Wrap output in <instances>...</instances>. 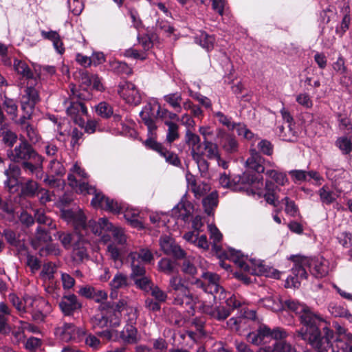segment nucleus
Instances as JSON below:
<instances>
[{
	"mask_svg": "<svg viewBox=\"0 0 352 352\" xmlns=\"http://www.w3.org/2000/svg\"><path fill=\"white\" fill-rule=\"evenodd\" d=\"M334 328L338 337L334 341V346L331 343L330 347H333V352H336L334 347L337 348V352H352V333L338 322L334 323Z\"/></svg>",
	"mask_w": 352,
	"mask_h": 352,
	"instance_id": "dca6fc26",
	"label": "nucleus"
},
{
	"mask_svg": "<svg viewBox=\"0 0 352 352\" xmlns=\"http://www.w3.org/2000/svg\"><path fill=\"white\" fill-rule=\"evenodd\" d=\"M72 223L79 236L87 235L91 232L94 235L100 236L103 243L110 242L113 238V241L108 245L107 250L114 262L115 267L118 269L122 265L124 255L126 252L124 244L126 241V237L122 229L114 227L104 217L100 218L98 221L89 220L87 222L85 214L80 210H78L76 217Z\"/></svg>",
	"mask_w": 352,
	"mask_h": 352,
	"instance_id": "f03ea898",
	"label": "nucleus"
},
{
	"mask_svg": "<svg viewBox=\"0 0 352 352\" xmlns=\"http://www.w3.org/2000/svg\"><path fill=\"white\" fill-rule=\"evenodd\" d=\"M336 145L340 148L342 154H349L352 150V137H340L336 141Z\"/></svg>",
	"mask_w": 352,
	"mask_h": 352,
	"instance_id": "13d9d810",
	"label": "nucleus"
},
{
	"mask_svg": "<svg viewBox=\"0 0 352 352\" xmlns=\"http://www.w3.org/2000/svg\"><path fill=\"white\" fill-rule=\"evenodd\" d=\"M57 270V266L52 262H48L43 265L40 276L45 281H52L54 278V274Z\"/></svg>",
	"mask_w": 352,
	"mask_h": 352,
	"instance_id": "c03bdc74",
	"label": "nucleus"
},
{
	"mask_svg": "<svg viewBox=\"0 0 352 352\" xmlns=\"http://www.w3.org/2000/svg\"><path fill=\"white\" fill-rule=\"evenodd\" d=\"M185 142L191 148V154L199 153L200 149L201 139L200 137L192 132L190 129H187L185 134Z\"/></svg>",
	"mask_w": 352,
	"mask_h": 352,
	"instance_id": "c9c22d12",
	"label": "nucleus"
},
{
	"mask_svg": "<svg viewBox=\"0 0 352 352\" xmlns=\"http://www.w3.org/2000/svg\"><path fill=\"white\" fill-rule=\"evenodd\" d=\"M192 159L197 164L199 172L201 175H205L208 170L209 164L204 157L202 152L194 153L192 155Z\"/></svg>",
	"mask_w": 352,
	"mask_h": 352,
	"instance_id": "864d4df0",
	"label": "nucleus"
},
{
	"mask_svg": "<svg viewBox=\"0 0 352 352\" xmlns=\"http://www.w3.org/2000/svg\"><path fill=\"white\" fill-rule=\"evenodd\" d=\"M267 176L272 179L278 185L285 186L288 183V179L285 173L279 172L276 170H267L265 172Z\"/></svg>",
	"mask_w": 352,
	"mask_h": 352,
	"instance_id": "e2e57ef3",
	"label": "nucleus"
},
{
	"mask_svg": "<svg viewBox=\"0 0 352 352\" xmlns=\"http://www.w3.org/2000/svg\"><path fill=\"white\" fill-rule=\"evenodd\" d=\"M80 193L94 195L91 203L94 208H100L102 210L113 212L119 213L121 206L113 199L106 197L101 192L98 191L95 186L89 184L82 183L80 186Z\"/></svg>",
	"mask_w": 352,
	"mask_h": 352,
	"instance_id": "9b49d317",
	"label": "nucleus"
},
{
	"mask_svg": "<svg viewBox=\"0 0 352 352\" xmlns=\"http://www.w3.org/2000/svg\"><path fill=\"white\" fill-rule=\"evenodd\" d=\"M51 239L50 232L42 226H39L36 228L34 237L32 239V245L36 249L42 243L50 241Z\"/></svg>",
	"mask_w": 352,
	"mask_h": 352,
	"instance_id": "72a5a7b5",
	"label": "nucleus"
},
{
	"mask_svg": "<svg viewBox=\"0 0 352 352\" xmlns=\"http://www.w3.org/2000/svg\"><path fill=\"white\" fill-rule=\"evenodd\" d=\"M226 257L234 263L244 272L257 276H269L267 267L263 264L262 261L255 258H249L241 251L229 248L226 253Z\"/></svg>",
	"mask_w": 352,
	"mask_h": 352,
	"instance_id": "423d86ee",
	"label": "nucleus"
},
{
	"mask_svg": "<svg viewBox=\"0 0 352 352\" xmlns=\"http://www.w3.org/2000/svg\"><path fill=\"white\" fill-rule=\"evenodd\" d=\"M258 177L251 176L247 173H243L242 175H238L233 177L232 179L226 173L221 174L219 178V184L226 188H229L233 191L242 192L245 191L248 194L250 192H253L250 188V184Z\"/></svg>",
	"mask_w": 352,
	"mask_h": 352,
	"instance_id": "f8f14e48",
	"label": "nucleus"
},
{
	"mask_svg": "<svg viewBox=\"0 0 352 352\" xmlns=\"http://www.w3.org/2000/svg\"><path fill=\"white\" fill-rule=\"evenodd\" d=\"M264 162L265 159L257 151L256 148L251 147L250 149V157L247 159L245 162L247 170L245 171L244 173L248 172L250 177L255 176L258 177V179L252 182L250 184V186L252 185H255L256 186L263 185V177L261 175V173H263L265 170L263 166Z\"/></svg>",
	"mask_w": 352,
	"mask_h": 352,
	"instance_id": "ddd939ff",
	"label": "nucleus"
},
{
	"mask_svg": "<svg viewBox=\"0 0 352 352\" xmlns=\"http://www.w3.org/2000/svg\"><path fill=\"white\" fill-rule=\"evenodd\" d=\"M3 236L7 242L16 248H21L24 244L20 239V236L16 234L15 232L12 230H5L3 232Z\"/></svg>",
	"mask_w": 352,
	"mask_h": 352,
	"instance_id": "09e8293b",
	"label": "nucleus"
},
{
	"mask_svg": "<svg viewBox=\"0 0 352 352\" xmlns=\"http://www.w3.org/2000/svg\"><path fill=\"white\" fill-rule=\"evenodd\" d=\"M23 133H25L28 138V141L31 144H35L39 142L41 139V136L38 133V131L36 127H34L32 124L30 125H25L24 130L22 131Z\"/></svg>",
	"mask_w": 352,
	"mask_h": 352,
	"instance_id": "8fccbe9b",
	"label": "nucleus"
},
{
	"mask_svg": "<svg viewBox=\"0 0 352 352\" xmlns=\"http://www.w3.org/2000/svg\"><path fill=\"white\" fill-rule=\"evenodd\" d=\"M49 302L43 297L37 296L35 301L32 319L36 322H43L46 315L51 311Z\"/></svg>",
	"mask_w": 352,
	"mask_h": 352,
	"instance_id": "a878e982",
	"label": "nucleus"
},
{
	"mask_svg": "<svg viewBox=\"0 0 352 352\" xmlns=\"http://www.w3.org/2000/svg\"><path fill=\"white\" fill-rule=\"evenodd\" d=\"M229 297L219 301V305L215 307L209 305H203L202 310L204 314L211 318L218 321H223L228 318L232 311L241 306V303L236 299L234 295L228 294Z\"/></svg>",
	"mask_w": 352,
	"mask_h": 352,
	"instance_id": "9d476101",
	"label": "nucleus"
},
{
	"mask_svg": "<svg viewBox=\"0 0 352 352\" xmlns=\"http://www.w3.org/2000/svg\"><path fill=\"white\" fill-rule=\"evenodd\" d=\"M39 190L38 183L30 179L24 182L21 186L22 195L30 198L36 197Z\"/></svg>",
	"mask_w": 352,
	"mask_h": 352,
	"instance_id": "f704fd0d",
	"label": "nucleus"
},
{
	"mask_svg": "<svg viewBox=\"0 0 352 352\" xmlns=\"http://www.w3.org/2000/svg\"><path fill=\"white\" fill-rule=\"evenodd\" d=\"M179 259L180 258H177ZM182 263H179L181 270L184 274L193 277L197 273V269L195 263V258L192 256H185L181 258Z\"/></svg>",
	"mask_w": 352,
	"mask_h": 352,
	"instance_id": "c85d7f7f",
	"label": "nucleus"
},
{
	"mask_svg": "<svg viewBox=\"0 0 352 352\" xmlns=\"http://www.w3.org/2000/svg\"><path fill=\"white\" fill-rule=\"evenodd\" d=\"M337 120L338 122V129L344 134H349L352 131V122L351 119L346 116L340 113L337 115Z\"/></svg>",
	"mask_w": 352,
	"mask_h": 352,
	"instance_id": "3c124183",
	"label": "nucleus"
},
{
	"mask_svg": "<svg viewBox=\"0 0 352 352\" xmlns=\"http://www.w3.org/2000/svg\"><path fill=\"white\" fill-rule=\"evenodd\" d=\"M144 144L146 148L159 153L169 164L177 167L181 166L182 163L177 155L167 150L161 143L158 142L156 139L153 140L152 138H147Z\"/></svg>",
	"mask_w": 352,
	"mask_h": 352,
	"instance_id": "f3484780",
	"label": "nucleus"
},
{
	"mask_svg": "<svg viewBox=\"0 0 352 352\" xmlns=\"http://www.w3.org/2000/svg\"><path fill=\"white\" fill-rule=\"evenodd\" d=\"M283 340H276L273 344V349L274 352H296V349L292 346V344Z\"/></svg>",
	"mask_w": 352,
	"mask_h": 352,
	"instance_id": "774afa93",
	"label": "nucleus"
},
{
	"mask_svg": "<svg viewBox=\"0 0 352 352\" xmlns=\"http://www.w3.org/2000/svg\"><path fill=\"white\" fill-rule=\"evenodd\" d=\"M110 311L107 308L104 311H102L94 316L91 322L94 328H104L107 327L109 324H111V320L109 319Z\"/></svg>",
	"mask_w": 352,
	"mask_h": 352,
	"instance_id": "473e14b6",
	"label": "nucleus"
},
{
	"mask_svg": "<svg viewBox=\"0 0 352 352\" xmlns=\"http://www.w3.org/2000/svg\"><path fill=\"white\" fill-rule=\"evenodd\" d=\"M19 140L14 148L7 150L8 158L14 163L20 164L24 173L28 175L41 179L44 175V157L38 153L24 136H21Z\"/></svg>",
	"mask_w": 352,
	"mask_h": 352,
	"instance_id": "7ed1b4c3",
	"label": "nucleus"
},
{
	"mask_svg": "<svg viewBox=\"0 0 352 352\" xmlns=\"http://www.w3.org/2000/svg\"><path fill=\"white\" fill-rule=\"evenodd\" d=\"M3 106L6 113L10 116L16 117L18 111V106L15 100L8 97L6 94L2 96Z\"/></svg>",
	"mask_w": 352,
	"mask_h": 352,
	"instance_id": "5fc2aeb1",
	"label": "nucleus"
},
{
	"mask_svg": "<svg viewBox=\"0 0 352 352\" xmlns=\"http://www.w3.org/2000/svg\"><path fill=\"white\" fill-rule=\"evenodd\" d=\"M277 191H279V188L277 186H275L274 184L271 182H266L265 192L263 194V197L268 204L274 206H277L279 203L276 195Z\"/></svg>",
	"mask_w": 352,
	"mask_h": 352,
	"instance_id": "2f4dec72",
	"label": "nucleus"
},
{
	"mask_svg": "<svg viewBox=\"0 0 352 352\" xmlns=\"http://www.w3.org/2000/svg\"><path fill=\"white\" fill-rule=\"evenodd\" d=\"M118 93L120 96L128 104L131 102L132 84L130 81L122 80L119 85Z\"/></svg>",
	"mask_w": 352,
	"mask_h": 352,
	"instance_id": "e433bc0d",
	"label": "nucleus"
},
{
	"mask_svg": "<svg viewBox=\"0 0 352 352\" xmlns=\"http://www.w3.org/2000/svg\"><path fill=\"white\" fill-rule=\"evenodd\" d=\"M215 137L221 148L228 154H235L239 149V144L236 136L222 128H217Z\"/></svg>",
	"mask_w": 352,
	"mask_h": 352,
	"instance_id": "2eb2a0df",
	"label": "nucleus"
},
{
	"mask_svg": "<svg viewBox=\"0 0 352 352\" xmlns=\"http://www.w3.org/2000/svg\"><path fill=\"white\" fill-rule=\"evenodd\" d=\"M39 99V95L36 89L32 86L27 87L21 98L22 110L28 114L32 113Z\"/></svg>",
	"mask_w": 352,
	"mask_h": 352,
	"instance_id": "aec40b11",
	"label": "nucleus"
},
{
	"mask_svg": "<svg viewBox=\"0 0 352 352\" xmlns=\"http://www.w3.org/2000/svg\"><path fill=\"white\" fill-rule=\"evenodd\" d=\"M203 207L206 213L210 215L218 204V195L217 192H212L202 200Z\"/></svg>",
	"mask_w": 352,
	"mask_h": 352,
	"instance_id": "58836bf2",
	"label": "nucleus"
},
{
	"mask_svg": "<svg viewBox=\"0 0 352 352\" xmlns=\"http://www.w3.org/2000/svg\"><path fill=\"white\" fill-rule=\"evenodd\" d=\"M107 293L104 290L94 287V292H93L91 299H93L96 302L101 303L99 309L101 311H104L109 307V303H104V301L107 299Z\"/></svg>",
	"mask_w": 352,
	"mask_h": 352,
	"instance_id": "4d7b16f0",
	"label": "nucleus"
},
{
	"mask_svg": "<svg viewBox=\"0 0 352 352\" xmlns=\"http://www.w3.org/2000/svg\"><path fill=\"white\" fill-rule=\"evenodd\" d=\"M204 144L206 157L210 160H215L216 159H219V155H221L220 151L219 148V144L213 142L212 141H206Z\"/></svg>",
	"mask_w": 352,
	"mask_h": 352,
	"instance_id": "4c0bfd02",
	"label": "nucleus"
},
{
	"mask_svg": "<svg viewBox=\"0 0 352 352\" xmlns=\"http://www.w3.org/2000/svg\"><path fill=\"white\" fill-rule=\"evenodd\" d=\"M146 272L143 263L133 266V282L137 287L148 292L153 288L151 280L144 276Z\"/></svg>",
	"mask_w": 352,
	"mask_h": 352,
	"instance_id": "5701e85b",
	"label": "nucleus"
},
{
	"mask_svg": "<svg viewBox=\"0 0 352 352\" xmlns=\"http://www.w3.org/2000/svg\"><path fill=\"white\" fill-rule=\"evenodd\" d=\"M164 124L168 126L166 141L168 143H172L179 138V126L176 123L168 120H165Z\"/></svg>",
	"mask_w": 352,
	"mask_h": 352,
	"instance_id": "6e6d98bb",
	"label": "nucleus"
},
{
	"mask_svg": "<svg viewBox=\"0 0 352 352\" xmlns=\"http://www.w3.org/2000/svg\"><path fill=\"white\" fill-rule=\"evenodd\" d=\"M329 313L334 317H345L347 319L352 318V314L347 309L336 302H331L328 306Z\"/></svg>",
	"mask_w": 352,
	"mask_h": 352,
	"instance_id": "a18cd8bd",
	"label": "nucleus"
},
{
	"mask_svg": "<svg viewBox=\"0 0 352 352\" xmlns=\"http://www.w3.org/2000/svg\"><path fill=\"white\" fill-rule=\"evenodd\" d=\"M96 111L98 116L104 119L109 118L113 113V107L106 102H100L96 107Z\"/></svg>",
	"mask_w": 352,
	"mask_h": 352,
	"instance_id": "680f3d73",
	"label": "nucleus"
},
{
	"mask_svg": "<svg viewBox=\"0 0 352 352\" xmlns=\"http://www.w3.org/2000/svg\"><path fill=\"white\" fill-rule=\"evenodd\" d=\"M288 301H295L293 299H288L285 301L274 297H267L263 300V305L273 311H279L281 310H288L286 302Z\"/></svg>",
	"mask_w": 352,
	"mask_h": 352,
	"instance_id": "7c9ffc66",
	"label": "nucleus"
},
{
	"mask_svg": "<svg viewBox=\"0 0 352 352\" xmlns=\"http://www.w3.org/2000/svg\"><path fill=\"white\" fill-rule=\"evenodd\" d=\"M10 314L8 306L4 302H0V333H6L8 329V320L6 316Z\"/></svg>",
	"mask_w": 352,
	"mask_h": 352,
	"instance_id": "de8ad7c7",
	"label": "nucleus"
},
{
	"mask_svg": "<svg viewBox=\"0 0 352 352\" xmlns=\"http://www.w3.org/2000/svg\"><path fill=\"white\" fill-rule=\"evenodd\" d=\"M0 136L2 137V142L3 144L10 148H12V147L16 142L18 137L17 135L6 128L2 126L0 127Z\"/></svg>",
	"mask_w": 352,
	"mask_h": 352,
	"instance_id": "37998d69",
	"label": "nucleus"
},
{
	"mask_svg": "<svg viewBox=\"0 0 352 352\" xmlns=\"http://www.w3.org/2000/svg\"><path fill=\"white\" fill-rule=\"evenodd\" d=\"M288 336L287 331L281 327H277L271 329L266 324H261L256 331L248 334L247 340L250 343L259 346L267 343L272 339L283 340L287 338Z\"/></svg>",
	"mask_w": 352,
	"mask_h": 352,
	"instance_id": "6e6552de",
	"label": "nucleus"
},
{
	"mask_svg": "<svg viewBox=\"0 0 352 352\" xmlns=\"http://www.w3.org/2000/svg\"><path fill=\"white\" fill-rule=\"evenodd\" d=\"M75 326L72 323H65L63 326L56 327L54 330L56 337L63 342H68L74 340Z\"/></svg>",
	"mask_w": 352,
	"mask_h": 352,
	"instance_id": "bb28decb",
	"label": "nucleus"
},
{
	"mask_svg": "<svg viewBox=\"0 0 352 352\" xmlns=\"http://www.w3.org/2000/svg\"><path fill=\"white\" fill-rule=\"evenodd\" d=\"M34 219L39 224L46 225L51 229L56 228L52 220L46 216L44 211L42 210H34Z\"/></svg>",
	"mask_w": 352,
	"mask_h": 352,
	"instance_id": "338daca9",
	"label": "nucleus"
},
{
	"mask_svg": "<svg viewBox=\"0 0 352 352\" xmlns=\"http://www.w3.org/2000/svg\"><path fill=\"white\" fill-rule=\"evenodd\" d=\"M89 243L84 236H78V240L75 241L72 245V257L74 261L82 262L89 256L87 248Z\"/></svg>",
	"mask_w": 352,
	"mask_h": 352,
	"instance_id": "393cba45",
	"label": "nucleus"
},
{
	"mask_svg": "<svg viewBox=\"0 0 352 352\" xmlns=\"http://www.w3.org/2000/svg\"><path fill=\"white\" fill-rule=\"evenodd\" d=\"M203 280L196 279L192 284L201 288L206 294H210L213 301L222 300L226 298L228 294L219 285V276L218 274L210 272H204L201 275Z\"/></svg>",
	"mask_w": 352,
	"mask_h": 352,
	"instance_id": "1a4fd4ad",
	"label": "nucleus"
},
{
	"mask_svg": "<svg viewBox=\"0 0 352 352\" xmlns=\"http://www.w3.org/2000/svg\"><path fill=\"white\" fill-rule=\"evenodd\" d=\"M286 305L289 311L298 316L302 324L296 331L297 335L317 352H328L333 338V331L329 328L328 322L305 304L295 300L288 301Z\"/></svg>",
	"mask_w": 352,
	"mask_h": 352,
	"instance_id": "f257e3e1",
	"label": "nucleus"
},
{
	"mask_svg": "<svg viewBox=\"0 0 352 352\" xmlns=\"http://www.w3.org/2000/svg\"><path fill=\"white\" fill-rule=\"evenodd\" d=\"M161 249L166 254H172L175 258L185 256V251L175 243L173 239L168 236H163L160 239Z\"/></svg>",
	"mask_w": 352,
	"mask_h": 352,
	"instance_id": "b1692460",
	"label": "nucleus"
},
{
	"mask_svg": "<svg viewBox=\"0 0 352 352\" xmlns=\"http://www.w3.org/2000/svg\"><path fill=\"white\" fill-rule=\"evenodd\" d=\"M129 285L128 276L121 272H118L110 282L109 285L112 290L123 289Z\"/></svg>",
	"mask_w": 352,
	"mask_h": 352,
	"instance_id": "ea45409f",
	"label": "nucleus"
},
{
	"mask_svg": "<svg viewBox=\"0 0 352 352\" xmlns=\"http://www.w3.org/2000/svg\"><path fill=\"white\" fill-rule=\"evenodd\" d=\"M60 158H53L50 160L48 169L49 174L62 176L65 173V169L60 162Z\"/></svg>",
	"mask_w": 352,
	"mask_h": 352,
	"instance_id": "603ef678",
	"label": "nucleus"
},
{
	"mask_svg": "<svg viewBox=\"0 0 352 352\" xmlns=\"http://www.w3.org/2000/svg\"><path fill=\"white\" fill-rule=\"evenodd\" d=\"M289 259L294 263V266L292 267V274L294 276H291V280L294 287H298L301 280L307 278V267L316 278L324 277L329 271V261L322 256L309 258L300 255H292Z\"/></svg>",
	"mask_w": 352,
	"mask_h": 352,
	"instance_id": "20e7f679",
	"label": "nucleus"
},
{
	"mask_svg": "<svg viewBox=\"0 0 352 352\" xmlns=\"http://www.w3.org/2000/svg\"><path fill=\"white\" fill-rule=\"evenodd\" d=\"M287 128H289V133H285V126L283 125L276 127V133L283 140L294 142L297 138V131L294 130L290 125H287Z\"/></svg>",
	"mask_w": 352,
	"mask_h": 352,
	"instance_id": "49530a36",
	"label": "nucleus"
},
{
	"mask_svg": "<svg viewBox=\"0 0 352 352\" xmlns=\"http://www.w3.org/2000/svg\"><path fill=\"white\" fill-rule=\"evenodd\" d=\"M58 307L65 316H72L81 309L82 304L75 294H69L61 297Z\"/></svg>",
	"mask_w": 352,
	"mask_h": 352,
	"instance_id": "6ab92c4d",
	"label": "nucleus"
},
{
	"mask_svg": "<svg viewBox=\"0 0 352 352\" xmlns=\"http://www.w3.org/2000/svg\"><path fill=\"white\" fill-rule=\"evenodd\" d=\"M164 100L177 112L182 111V107L181 101L182 100V94L179 92L172 93L164 96Z\"/></svg>",
	"mask_w": 352,
	"mask_h": 352,
	"instance_id": "79ce46f5",
	"label": "nucleus"
},
{
	"mask_svg": "<svg viewBox=\"0 0 352 352\" xmlns=\"http://www.w3.org/2000/svg\"><path fill=\"white\" fill-rule=\"evenodd\" d=\"M193 212V206L189 201L184 200L183 197L181 201L172 209L171 216L177 219H180L184 223L188 222Z\"/></svg>",
	"mask_w": 352,
	"mask_h": 352,
	"instance_id": "4be33fe9",
	"label": "nucleus"
},
{
	"mask_svg": "<svg viewBox=\"0 0 352 352\" xmlns=\"http://www.w3.org/2000/svg\"><path fill=\"white\" fill-rule=\"evenodd\" d=\"M10 164L8 168L4 170V175L6 176V179L4 181V185L6 188L10 192H13L16 190L18 186V178L21 174L22 166L20 167L18 164Z\"/></svg>",
	"mask_w": 352,
	"mask_h": 352,
	"instance_id": "412c9836",
	"label": "nucleus"
},
{
	"mask_svg": "<svg viewBox=\"0 0 352 352\" xmlns=\"http://www.w3.org/2000/svg\"><path fill=\"white\" fill-rule=\"evenodd\" d=\"M140 260L143 263H150L153 259L154 256L152 252L147 248H142L138 252H133V266L135 260Z\"/></svg>",
	"mask_w": 352,
	"mask_h": 352,
	"instance_id": "bf43d9fd",
	"label": "nucleus"
},
{
	"mask_svg": "<svg viewBox=\"0 0 352 352\" xmlns=\"http://www.w3.org/2000/svg\"><path fill=\"white\" fill-rule=\"evenodd\" d=\"M195 42L206 51H211L214 46L215 38L214 35L208 34L206 32L200 31L195 36Z\"/></svg>",
	"mask_w": 352,
	"mask_h": 352,
	"instance_id": "cd10ccee",
	"label": "nucleus"
},
{
	"mask_svg": "<svg viewBox=\"0 0 352 352\" xmlns=\"http://www.w3.org/2000/svg\"><path fill=\"white\" fill-rule=\"evenodd\" d=\"M317 194L320 197V201L323 206H329L336 201L338 195L329 189L327 185H324L318 191Z\"/></svg>",
	"mask_w": 352,
	"mask_h": 352,
	"instance_id": "c756f323",
	"label": "nucleus"
},
{
	"mask_svg": "<svg viewBox=\"0 0 352 352\" xmlns=\"http://www.w3.org/2000/svg\"><path fill=\"white\" fill-rule=\"evenodd\" d=\"M325 175L328 179L332 182V186L338 193H341L345 188H350V184L345 179L348 173L343 168H334L330 166H325Z\"/></svg>",
	"mask_w": 352,
	"mask_h": 352,
	"instance_id": "4468645a",
	"label": "nucleus"
},
{
	"mask_svg": "<svg viewBox=\"0 0 352 352\" xmlns=\"http://www.w3.org/2000/svg\"><path fill=\"white\" fill-rule=\"evenodd\" d=\"M14 68L15 71L21 74L23 77L27 79H32L34 78V74L28 64L21 60H14Z\"/></svg>",
	"mask_w": 352,
	"mask_h": 352,
	"instance_id": "a19ab883",
	"label": "nucleus"
},
{
	"mask_svg": "<svg viewBox=\"0 0 352 352\" xmlns=\"http://www.w3.org/2000/svg\"><path fill=\"white\" fill-rule=\"evenodd\" d=\"M140 116L142 122L147 126V138H152L153 140L156 139V133L155 131L157 129V126L155 120L158 116H157L155 106L151 103L146 104L140 112Z\"/></svg>",
	"mask_w": 352,
	"mask_h": 352,
	"instance_id": "a211bd4d",
	"label": "nucleus"
},
{
	"mask_svg": "<svg viewBox=\"0 0 352 352\" xmlns=\"http://www.w3.org/2000/svg\"><path fill=\"white\" fill-rule=\"evenodd\" d=\"M157 267L159 271L170 275L174 272L176 268V265L172 260L167 258H163L158 262Z\"/></svg>",
	"mask_w": 352,
	"mask_h": 352,
	"instance_id": "052dcab7",
	"label": "nucleus"
},
{
	"mask_svg": "<svg viewBox=\"0 0 352 352\" xmlns=\"http://www.w3.org/2000/svg\"><path fill=\"white\" fill-rule=\"evenodd\" d=\"M234 129H236L239 136H242L243 138L248 140H254V139H257V137H256L254 133L250 131L243 123H236Z\"/></svg>",
	"mask_w": 352,
	"mask_h": 352,
	"instance_id": "69168bd1",
	"label": "nucleus"
},
{
	"mask_svg": "<svg viewBox=\"0 0 352 352\" xmlns=\"http://www.w3.org/2000/svg\"><path fill=\"white\" fill-rule=\"evenodd\" d=\"M168 292L172 294L173 304L185 308L188 313L194 310L197 298L190 292L179 275L172 276L169 280Z\"/></svg>",
	"mask_w": 352,
	"mask_h": 352,
	"instance_id": "39448f33",
	"label": "nucleus"
},
{
	"mask_svg": "<svg viewBox=\"0 0 352 352\" xmlns=\"http://www.w3.org/2000/svg\"><path fill=\"white\" fill-rule=\"evenodd\" d=\"M110 69L117 74H129L131 72V67L124 62L112 60L109 63Z\"/></svg>",
	"mask_w": 352,
	"mask_h": 352,
	"instance_id": "0e129e2a",
	"label": "nucleus"
},
{
	"mask_svg": "<svg viewBox=\"0 0 352 352\" xmlns=\"http://www.w3.org/2000/svg\"><path fill=\"white\" fill-rule=\"evenodd\" d=\"M69 87V98L64 102L67 113L73 118L86 115L87 109L83 101L91 99V94L88 90L77 88L73 84H71Z\"/></svg>",
	"mask_w": 352,
	"mask_h": 352,
	"instance_id": "0eeeda50",
	"label": "nucleus"
}]
</instances>
